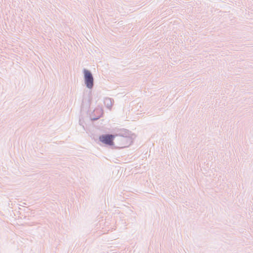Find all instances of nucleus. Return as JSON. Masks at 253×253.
Instances as JSON below:
<instances>
[{
	"mask_svg": "<svg viewBox=\"0 0 253 253\" xmlns=\"http://www.w3.org/2000/svg\"><path fill=\"white\" fill-rule=\"evenodd\" d=\"M114 136L113 135H103L99 137L100 140L106 144L113 145Z\"/></svg>",
	"mask_w": 253,
	"mask_h": 253,
	"instance_id": "f03ea898",
	"label": "nucleus"
},
{
	"mask_svg": "<svg viewBox=\"0 0 253 253\" xmlns=\"http://www.w3.org/2000/svg\"><path fill=\"white\" fill-rule=\"evenodd\" d=\"M84 79L85 84L87 87L91 88L93 84V79L91 73L86 70H84Z\"/></svg>",
	"mask_w": 253,
	"mask_h": 253,
	"instance_id": "f257e3e1",
	"label": "nucleus"
}]
</instances>
